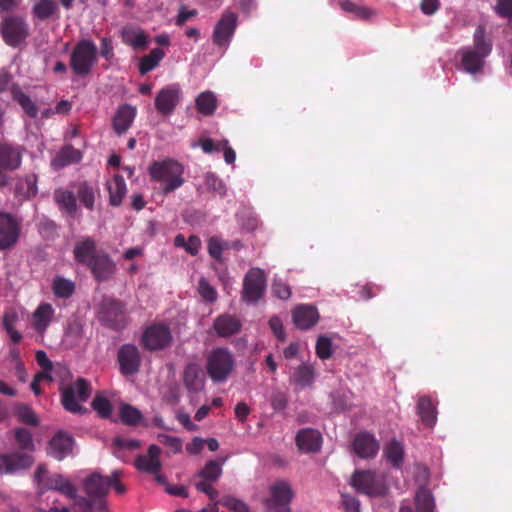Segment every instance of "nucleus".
Wrapping results in <instances>:
<instances>
[{
  "mask_svg": "<svg viewBox=\"0 0 512 512\" xmlns=\"http://www.w3.org/2000/svg\"><path fill=\"white\" fill-rule=\"evenodd\" d=\"M119 415L121 421L129 426H136L142 419V413L134 406L123 403L120 405Z\"/></svg>",
  "mask_w": 512,
  "mask_h": 512,
  "instance_id": "obj_48",
  "label": "nucleus"
},
{
  "mask_svg": "<svg viewBox=\"0 0 512 512\" xmlns=\"http://www.w3.org/2000/svg\"><path fill=\"white\" fill-rule=\"evenodd\" d=\"M58 12V5L54 0H39L32 8L35 18L45 21Z\"/></svg>",
  "mask_w": 512,
  "mask_h": 512,
  "instance_id": "obj_39",
  "label": "nucleus"
},
{
  "mask_svg": "<svg viewBox=\"0 0 512 512\" xmlns=\"http://www.w3.org/2000/svg\"><path fill=\"white\" fill-rule=\"evenodd\" d=\"M269 326L274 333V335L279 339L280 341L285 340V332L283 329L282 321L278 316H273L269 320Z\"/></svg>",
  "mask_w": 512,
  "mask_h": 512,
  "instance_id": "obj_62",
  "label": "nucleus"
},
{
  "mask_svg": "<svg viewBox=\"0 0 512 512\" xmlns=\"http://www.w3.org/2000/svg\"><path fill=\"white\" fill-rule=\"evenodd\" d=\"M106 187L109 192V203L112 206H119L127 191L124 178L116 174L112 180L107 182Z\"/></svg>",
  "mask_w": 512,
  "mask_h": 512,
  "instance_id": "obj_35",
  "label": "nucleus"
},
{
  "mask_svg": "<svg viewBox=\"0 0 512 512\" xmlns=\"http://www.w3.org/2000/svg\"><path fill=\"white\" fill-rule=\"evenodd\" d=\"M272 290L274 295L282 300H286L291 296L290 287L282 281H274Z\"/></svg>",
  "mask_w": 512,
  "mask_h": 512,
  "instance_id": "obj_60",
  "label": "nucleus"
},
{
  "mask_svg": "<svg viewBox=\"0 0 512 512\" xmlns=\"http://www.w3.org/2000/svg\"><path fill=\"white\" fill-rule=\"evenodd\" d=\"M148 172L153 181L161 183V190L165 195L174 192L185 182L184 167L171 158L152 162Z\"/></svg>",
  "mask_w": 512,
  "mask_h": 512,
  "instance_id": "obj_1",
  "label": "nucleus"
},
{
  "mask_svg": "<svg viewBox=\"0 0 512 512\" xmlns=\"http://www.w3.org/2000/svg\"><path fill=\"white\" fill-rule=\"evenodd\" d=\"M76 192L83 206L92 211L95 204V188L87 181H82L76 186Z\"/></svg>",
  "mask_w": 512,
  "mask_h": 512,
  "instance_id": "obj_43",
  "label": "nucleus"
},
{
  "mask_svg": "<svg viewBox=\"0 0 512 512\" xmlns=\"http://www.w3.org/2000/svg\"><path fill=\"white\" fill-rule=\"evenodd\" d=\"M121 471L114 470L110 476H103L98 472H94L86 477L83 481V489L89 498L97 502V508H104V498L113 487L118 494L126 491L125 486L120 482Z\"/></svg>",
  "mask_w": 512,
  "mask_h": 512,
  "instance_id": "obj_2",
  "label": "nucleus"
},
{
  "mask_svg": "<svg viewBox=\"0 0 512 512\" xmlns=\"http://www.w3.org/2000/svg\"><path fill=\"white\" fill-rule=\"evenodd\" d=\"M73 253L77 263L88 267L99 252L96 249V242L87 237L76 243Z\"/></svg>",
  "mask_w": 512,
  "mask_h": 512,
  "instance_id": "obj_26",
  "label": "nucleus"
},
{
  "mask_svg": "<svg viewBox=\"0 0 512 512\" xmlns=\"http://www.w3.org/2000/svg\"><path fill=\"white\" fill-rule=\"evenodd\" d=\"M240 320L230 314H222L215 318L213 329L220 337H230L241 330Z\"/></svg>",
  "mask_w": 512,
  "mask_h": 512,
  "instance_id": "obj_27",
  "label": "nucleus"
},
{
  "mask_svg": "<svg viewBox=\"0 0 512 512\" xmlns=\"http://www.w3.org/2000/svg\"><path fill=\"white\" fill-rule=\"evenodd\" d=\"M90 395V383L84 378H77L74 383L62 389L61 402L67 411L71 413H81L85 409L79 402H86Z\"/></svg>",
  "mask_w": 512,
  "mask_h": 512,
  "instance_id": "obj_8",
  "label": "nucleus"
},
{
  "mask_svg": "<svg viewBox=\"0 0 512 512\" xmlns=\"http://www.w3.org/2000/svg\"><path fill=\"white\" fill-rule=\"evenodd\" d=\"M24 148L8 142L0 143V188L10 183L7 172L18 170L22 164Z\"/></svg>",
  "mask_w": 512,
  "mask_h": 512,
  "instance_id": "obj_9",
  "label": "nucleus"
},
{
  "mask_svg": "<svg viewBox=\"0 0 512 512\" xmlns=\"http://www.w3.org/2000/svg\"><path fill=\"white\" fill-rule=\"evenodd\" d=\"M136 116V109L129 104L119 106L115 116L113 117L112 125L114 131L118 135H122L131 127Z\"/></svg>",
  "mask_w": 512,
  "mask_h": 512,
  "instance_id": "obj_28",
  "label": "nucleus"
},
{
  "mask_svg": "<svg viewBox=\"0 0 512 512\" xmlns=\"http://www.w3.org/2000/svg\"><path fill=\"white\" fill-rule=\"evenodd\" d=\"M235 368V359L227 348H214L207 357L206 371L214 383H223Z\"/></svg>",
  "mask_w": 512,
  "mask_h": 512,
  "instance_id": "obj_4",
  "label": "nucleus"
},
{
  "mask_svg": "<svg viewBox=\"0 0 512 512\" xmlns=\"http://www.w3.org/2000/svg\"><path fill=\"white\" fill-rule=\"evenodd\" d=\"M83 334L84 331L81 320L78 318H71L67 322L62 338V344L66 348L72 349L80 344L83 339Z\"/></svg>",
  "mask_w": 512,
  "mask_h": 512,
  "instance_id": "obj_31",
  "label": "nucleus"
},
{
  "mask_svg": "<svg viewBox=\"0 0 512 512\" xmlns=\"http://www.w3.org/2000/svg\"><path fill=\"white\" fill-rule=\"evenodd\" d=\"M339 6L348 13H353L358 19L368 20L375 12L366 6L358 5L350 0H339Z\"/></svg>",
  "mask_w": 512,
  "mask_h": 512,
  "instance_id": "obj_46",
  "label": "nucleus"
},
{
  "mask_svg": "<svg viewBox=\"0 0 512 512\" xmlns=\"http://www.w3.org/2000/svg\"><path fill=\"white\" fill-rule=\"evenodd\" d=\"M384 456L394 468H400L404 458L403 445L393 439L384 447Z\"/></svg>",
  "mask_w": 512,
  "mask_h": 512,
  "instance_id": "obj_38",
  "label": "nucleus"
},
{
  "mask_svg": "<svg viewBox=\"0 0 512 512\" xmlns=\"http://www.w3.org/2000/svg\"><path fill=\"white\" fill-rule=\"evenodd\" d=\"M53 198L59 210L70 217H75L78 206L75 194L67 189L58 188L54 191Z\"/></svg>",
  "mask_w": 512,
  "mask_h": 512,
  "instance_id": "obj_29",
  "label": "nucleus"
},
{
  "mask_svg": "<svg viewBox=\"0 0 512 512\" xmlns=\"http://www.w3.org/2000/svg\"><path fill=\"white\" fill-rule=\"evenodd\" d=\"M161 442L171 448L173 452L178 453L182 450V441L174 436L161 435Z\"/></svg>",
  "mask_w": 512,
  "mask_h": 512,
  "instance_id": "obj_63",
  "label": "nucleus"
},
{
  "mask_svg": "<svg viewBox=\"0 0 512 512\" xmlns=\"http://www.w3.org/2000/svg\"><path fill=\"white\" fill-rule=\"evenodd\" d=\"M355 454L360 458H374L379 450V442L368 432L358 433L352 443Z\"/></svg>",
  "mask_w": 512,
  "mask_h": 512,
  "instance_id": "obj_22",
  "label": "nucleus"
},
{
  "mask_svg": "<svg viewBox=\"0 0 512 512\" xmlns=\"http://www.w3.org/2000/svg\"><path fill=\"white\" fill-rule=\"evenodd\" d=\"M267 286L265 272L260 268H251L244 276L241 291L242 301L256 304L263 298Z\"/></svg>",
  "mask_w": 512,
  "mask_h": 512,
  "instance_id": "obj_10",
  "label": "nucleus"
},
{
  "mask_svg": "<svg viewBox=\"0 0 512 512\" xmlns=\"http://www.w3.org/2000/svg\"><path fill=\"white\" fill-rule=\"evenodd\" d=\"M98 319L113 330L124 329L128 324L126 304L113 297H103L99 304Z\"/></svg>",
  "mask_w": 512,
  "mask_h": 512,
  "instance_id": "obj_5",
  "label": "nucleus"
},
{
  "mask_svg": "<svg viewBox=\"0 0 512 512\" xmlns=\"http://www.w3.org/2000/svg\"><path fill=\"white\" fill-rule=\"evenodd\" d=\"M172 342V334L169 326L154 324L146 328L142 336L143 346L150 351L161 350Z\"/></svg>",
  "mask_w": 512,
  "mask_h": 512,
  "instance_id": "obj_14",
  "label": "nucleus"
},
{
  "mask_svg": "<svg viewBox=\"0 0 512 512\" xmlns=\"http://www.w3.org/2000/svg\"><path fill=\"white\" fill-rule=\"evenodd\" d=\"M227 458L222 460H209L197 474H195L194 485L197 491L206 494L211 501H216L219 492L214 488L213 484L216 483L223 473L222 466Z\"/></svg>",
  "mask_w": 512,
  "mask_h": 512,
  "instance_id": "obj_7",
  "label": "nucleus"
},
{
  "mask_svg": "<svg viewBox=\"0 0 512 512\" xmlns=\"http://www.w3.org/2000/svg\"><path fill=\"white\" fill-rule=\"evenodd\" d=\"M223 245L218 238L212 237L208 241V253L217 261L222 258Z\"/></svg>",
  "mask_w": 512,
  "mask_h": 512,
  "instance_id": "obj_59",
  "label": "nucleus"
},
{
  "mask_svg": "<svg viewBox=\"0 0 512 512\" xmlns=\"http://www.w3.org/2000/svg\"><path fill=\"white\" fill-rule=\"evenodd\" d=\"M161 449L153 444L150 445L146 455H139L135 460V466L138 470L156 474L161 470L160 462Z\"/></svg>",
  "mask_w": 512,
  "mask_h": 512,
  "instance_id": "obj_23",
  "label": "nucleus"
},
{
  "mask_svg": "<svg viewBox=\"0 0 512 512\" xmlns=\"http://www.w3.org/2000/svg\"><path fill=\"white\" fill-rule=\"evenodd\" d=\"M87 268L98 282L110 279L116 271L115 263L108 254L103 251L98 253Z\"/></svg>",
  "mask_w": 512,
  "mask_h": 512,
  "instance_id": "obj_21",
  "label": "nucleus"
},
{
  "mask_svg": "<svg viewBox=\"0 0 512 512\" xmlns=\"http://www.w3.org/2000/svg\"><path fill=\"white\" fill-rule=\"evenodd\" d=\"M74 439L67 433L59 431L49 441L47 454L61 461L72 453Z\"/></svg>",
  "mask_w": 512,
  "mask_h": 512,
  "instance_id": "obj_20",
  "label": "nucleus"
},
{
  "mask_svg": "<svg viewBox=\"0 0 512 512\" xmlns=\"http://www.w3.org/2000/svg\"><path fill=\"white\" fill-rule=\"evenodd\" d=\"M16 415L18 416L19 421L24 424L31 426H37L39 424L38 418L34 411L27 405L17 406Z\"/></svg>",
  "mask_w": 512,
  "mask_h": 512,
  "instance_id": "obj_52",
  "label": "nucleus"
},
{
  "mask_svg": "<svg viewBox=\"0 0 512 512\" xmlns=\"http://www.w3.org/2000/svg\"><path fill=\"white\" fill-rule=\"evenodd\" d=\"M415 507L416 512H434V499L428 489L421 487L417 490Z\"/></svg>",
  "mask_w": 512,
  "mask_h": 512,
  "instance_id": "obj_45",
  "label": "nucleus"
},
{
  "mask_svg": "<svg viewBox=\"0 0 512 512\" xmlns=\"http://www.w3.org/2000/svg\"><path fill=\"white\" fill-rule=\"evenodd\" d=\"M117 360L123 375H134L139 371L141 356L139 349L133 344H124L119 348Z\"/></svg>",
  "mask_w": 512,
  "mask_h": 512,
  "instance_id": "obj_17",
  "label": "nucleus"
},
{
  "mask_svg": "<svg viewBox=\"0 0 512 512\" xmlns=\"http://www.w3.org/2000/svg\"><path fill=\"white\" fill-rule=\"evenodd\" d=\"M54 309L48 303H42L33 314V325L37 332L43 333L51 323Z\"/></svg>",
  "mask_w": 512,
  "mask_h": 512,
  "instance_id": "obj_36",
  "label": "nucleus"
},
{
  "mask_svg": "<svg viewBox=\"0 0 512 512\" xmlns=\"http://www.w3.org/2000/svg\"><path fill=\"white\" fill-rule=\"evenodd\" d=\"M227 143V140H221L217 143H215L211 138H200L199 139V145L202 148L203 152L207 154H211L213 152H219L221 151V146H225Z\"/></svg>",
  "mask_w": 512,
  "mask_h": 512,
  "instance_id": "obj_57",
  "label": "nucleus"
},
{
  "mask_svg": "<svg viewBox=\"0 0 512 512\" xmlns=\"http://www.w3.org/2000/svg\"><path fill=\"white\" fill-rule=\"evenodd\" d=\"M198 292L202 299L208 303H213L217 300L216 289L204 277L199 280Z\"/></svg>",
  "mask_w": 512,
  "mask_h": 512,
  "instance_id": "obj_51",
  "label": "nucleus"
},
{
  "mask_svg": "<svg viewBox=\"0 0 512 512\" xmlns=\"http://www.w3.org/2000/svg\"><path fill=\"white\" fill-rule=\"evenodd\" d=\"M48 488L56 490L61 494L70 497H75L76 487L62 475H54L49 479Z\"/></svg>",
  "mask_w": 512,
  "mask_h": 512,
  "instance_id": "obj_44",
  "label": "nucleus"
},
{
  "mask_svg": "<svg viewBox=\"0 0 512 512\" xmlns=\"http://www.w3.org/2000/svg\"><path fill=\"white\" fill-rule=\"evenodd\" d=\"M75 290V285L72 281L62 277H56L53 281V292L57 297L68 298Z\"/></svg>",
  "mask_w": 512,
  "mask_h": 512,
  "instance_id": "obj_49",
  "label": "nucleus"
},
{
  "mask_svg": "<svg viewBox=\"0 0 512 512\" xmlns=\"http://www.w3.org/2000/svg\"><path fill=\"white\" fill-rule=\"evenodd\" d=\"M351 485L357 492L371 497L382 496L386 492L384 483L372 471H355Z\"/></svg>",
  "mask_w": 512,
  "mask_h": 512,
  "instance_id": "obj_13",
  "label": "nucleus"
},
{
  "mask_svg": "<svg viewBox=\"0 0 512 512\" xmlns=\"http://www.w3.org/2000/svg\"><path fill=\"white\" fill-rule=\"evenodd\" d=\"M70 499L74 501L77 512H91L93 505L95 504L97 506V502L93 499L78 496L77 491L75 492V497H70Z\"/></svg>",
  "mask_w": 512,
  "mask_h": 512,
  "instance_id": "obj_56",
  "label": "nucleus"
},
{
  "mask_svg": "<svg viewBox=\"0 0 512 512\" xmlns=\"http://www.w3.org/2000/svg\"><path fill=\"white\" fill-rule=\"evenodd\" d=\"M34 463L31 454L25 452H12L0 455V472L11 474L18 470L27 469Z\"/></svg>",
  "mask_w": 512,
  "mask_h": 512,
  "instance_id": "obj_18",
  "label": "nucleus"
},
{
  "mask_svg": "<svg viewBox=\"0 0 512 512\" xmlns=\"http://www.w3.org/2000/svg\"><path fill=\"white\" fill-rule=\"evenodd\" d=\"M37 192V176L35 174H29L18 179L15 187V195L21 200L31 199L36 196Z\"/></svg>",
  "mask_w": 512,
  "mask_h": 512,
  "instance_id": "obj_33",
  "label": "nucleus"
},
{
  "mask_svg": "<svg viewBox=\"0 0 512 512\" xmlns=\"http://www.w3.org/2000/svg\"><path fill=\"white\" fill-rule=\"evenodd\" d=\"M293 322L302 330L315 326L319 320V313L312 305H299L292 312Z\"/></svg>",
  "mask_w": 512,
  "mask_h": 512,
  "instance_id": "obj_24",
  "label": "nucleus"
},
{
  "mask_svg": "<svg viewBox=\"0 0 512 512\" xmlns=\"http://www.w3.org/2000/svg\"><path fill=\"white\" fill-rule=\"evenodd\" d=\"M98 50L91 40H80L72 50L70 66L78 76L88 75L97 61Z\"/></svg>",
  "mask_w": 512,
  "mask_h": 512,
  "instance_id": "obj_6",
  "label": "nucleus"
},
{
  "mask_svg": "<svg viewBox=\"0 0 512 512\" xmlns=\"http://www.w3.org/2000/svg\"><path fill=\"white\" fill-rule=\"evenodd\" d=\"M315 378L314 368L306 363L297 367L293 374V382L295 385L306 388L312 385Z\"/></svg>",
  "mask_w": 512,
  "mask_h": 512,
  "instance_id": "obj_40",
  "label": "nucleus"
},
{
  "mask_svg": "<svg viewBox=\"0 0 512 512\" xmlns=\"http://www.w3.org/2000/svg\"><path fill=\"white\" fill-rule=\"evenodd\" d=\"M15 443L17 447L26 451L25 453H31L35 450V444L32 437V433L26 428H17L14 432Z\"/></svg>",
  "mask_w": 512,
  "mask_h": 512,
  "instance_id": "obj_47",
  "label": "nucleus"
},
{
  "mask_svg": "<svg viewBox=\"0 0 512 512\" xmlns=\"http://www.w3.org/2000/svg\"><path fill=\"white\" fill-rule=\"evenodd\" d=\"M293 497L294 492L287 481H276L270 487V497L265 500L266 512H291Z\"/></svg>",
  "mask_w": 512,
  "mask_h": 512,
  "instance_id": "obj_11",
  "label": "nucleus"
},
{
  "mask_svg": "<svg viewBox=\"0 0 512 512\" xmlns=\"http://www.w3.org/2000/svg\"><path fill=\"white\" fill-rule=\"evenodd\" d=\"M183 382L190 392H199L204 388V375L199 364L192 362L185 366Z\"/></svg>",
  "mask_w": 512,
  "mask_h": 512,
  "instance_id": "obj_25",
  "label": "nucleus"
},
{
  "mask_svg": "<svg viewBox=\"0 0 512 512\" xmlns=\"http://www.w3.org/2000/svg\"><path fill=\"white\" fill-rule=\"evenodd\" d=\"M495 11L503 18H512V0H498Z\"/></svg>",
  "mask_w": 512,
  "mask_h": 512,
  "instance_id": "obj_61",
  "label": "nucleus"
},
{
  "mask_svg": "<svg viewBox=\"0 0 512 512\" xmlns=\"http://www.w3.org/2000/svg\"><path fill=\"white\" fill-rule=\"evenodd\" d=\"M417 413L423 424L427 427H433L437 421L436 407L430 397L422 396L417 403Z\"/></svg>",
  "mask_w": 512,
  "mask_h": 512,
  "instance_id": "obj_34",
  "label": "nucleus"
},
{
  "mask_svg": "<svg viewBox=\"0 0 512 512\" xmlns=\"http://www.w3.org/2000/svg\"><path fill=\"white\" fill-rule=\"evenodd\" d=\"M20 221L10 213L0 212V251L9 250L20 237Z\"/></svg>",
  "mask_w": 512,
  "mask_h": 512,
  "instance_id": "obj_15",
  "label": "nucleus"
},
{
  "mask_svg": "<svg viewBox=\"0 0 512 512\" xmlns=\"http://www.w3.org/2000/svg\"><path fill=\"white\" fill-rule=\"evenodd\" d=\"M483 26H479L474 33V48H463L459 51L463 69L470 74L480 72L484 66V59L491 53L492 43L486 39Z\"/></svg>",
  "mask_w": 512,
  "mask_h": 512,
  "instance_id": "obj_3",
  "label": "nucleus"
},
{
  "mask_svg": "<svg viewBox=\"0 0 512 512\" xmlns=\"http://www.w3.org/2000/svg\"><path fill=\"white\" fill-rule=\"evenodd\" d=\"M82 154L78 149L71 145L64 146L54 159V163L59 167H64L81 160Z\"/></svg>",
  "mask_w": 512,
  "mask_h": 512,
  "instance_id": "obj_42",
  "label": "nucleus"
},
{
  "mask_svg": "<svg viewBox=\"0 0 512 512\" xmlns=\"http://www.w3.org/2000/svg\"><path fill=\"white\" fill-rule=\"evenodd\" d=\"M165 52L161 48H154L148 55L141 58L139 64V72L145 75L158 66L160 61L164 58Z\"/></svg>",
  "mask_w": 512,
  "mask_h": 512,
  "instance_id": "obj_41",
  "label": "nucleus"
},
{
  "mask_svg": "<svg viewBox=\"0 0 512 512\" xmlns=\"http://www.w3.org/2000/svg\"><path fill=\"white\" fill-rule=\"evenodd\" d=\"M316 354L322 359H328L332 355V342L326 336H320L316 342Z\"/></svg>",
  "mask_w": 512,
  "mask_h": 512,
  "instance_id": "obj_54",
  "label": "nucleus"
},
{
  "mask_svg": "<svg viewBox=\"0 0 512 512\" xmlns=\"http://www.w3.org/2000/svg\"><path fill=\"white\" fill-rule=\"evenodd\" d=\"M92 408L99 414L102 418H109L112 412V406L110 401L102 396V395H96L93 399Z\"/></svg>",
  "mask_w": 512,
  "mask_h": 512,
  "instance_id": "obj_50",
  "label": "nucleus"
},
{
  "mask_svg": "<svg viewBox=\"0 0 512 512\" xmlns=\"http://www.w3.org/2000/svg\"><path fill=\"white\" fill-rule=\"evenodd\" d=\"M181 100L179 84H170L163 87L155 97V108L161 115H171Z\"/></svg>",
  "mask_w": 512,
  "mask_h": 512,
  "instance_id": "obj_16",
  "label": "nucleus"
},
{
  "mask_svg": "<svg viewBox=\"0 0 512 512\" xmlns=\"http://www.w3.org/2000/svg\"><path fill=\"white\" fill-rule=\"evenodd\" d=\"M296 444L302 451L316 452L321 446V435L311 428L302 429L296 435Z\"/></svg>",
  "mask_w": 512,
  "mask_h": 512,
  "instance_id": "obj_30",
  "label": "nucleus"
},
{
  "mask_svg": "<svg viewBox=\"0 0 512 512\" xmlns=\"http://www.w3.org/2000/svg\"><path fill=\"white\" fill-rule=\"evenodd\" d=\"M1 34L7 45L17 47L28 37V25L21 17L9 16L1 23Z\"/></svg>",
  "mask_w": 512,
  "mask_h": 512,
  "instance_id": "obj_12",
  "label": "nucleus"
},
{
  "mask_svg": "<svg viewBox=\"0 0 512 512\" xmlns=\"http://www.w3.org/2000/svg\"><path fill=\"white\" fill-rule=\"evenodd\" d=\"M237 19L234 12H225L222 15L213 32V42L216 45L223 46L230 42L237 26Z\"/></svg>",
  "mask_w": 512,
  "mask_h": 512,
  "instance_id": "obj_19",
  "label": "nucleus"
},
{
  "mask_svg": "<svg viewBox=\"0 0 512 512\" xmlns=\"http://www.w3.org/2000/svg\"><path fill=\"white\" fill-rule=\"evenodd\" d=\"M204 181L208 190L216 192L221 196L225 194L226 187L224 182L214 173H206Z\"/></svg>",
  "mask_w": 512,
  "mask_h": 512,
  "instance_id": "obj_53",
  "label": "nucleus"
},
{
  "mask_svg": "<svg viewBox=\"0 0 512 512\" xmlns=\"http://www.w3.org/2000/svg\"><path fill=\"white\" fill-rule=\"evenodd\" d=\"M114 445L120 449L135 450L140 447V442L135 439L115 438Z\"/></svg>",
  "mask_w": 512,
  "mask_h": 512,
  "instance_id": "obj_64",
  "label": "nucleus"
},
{
  "mask_svg": "<svg viewBox=\"0 0 512 512\" xmlns=\"http://www.w3.org/2000/svg\"><path fill=\"white\" fill-rule=\"evenodd\" d=\"M271 406L275 411H283L288 404V397L285 392L275 391L271 395Z\"/></svg>",
  "mask_w": 512,
  "mask_h": 512,
  "instance_id": "obj_58",
  "label": "nucleus"
},
{
  "mask_svg": "<svg viewBox=\"0 0 512 512\" xmlns=\"http://www.w3.org/2000/svg\"><path fill=\"white\" fill-rule=\"evenodd\" d=\"M10 93L13 100H15L20 105L27 116L30 118H36L38 116V105L21 89L19 85H12L10 88Z\"/></svg>",
  "mask_w": 512,
  "mask_h": 512,
  "instance_id": "obj_32",
  "label": "nucleus"
},
{
  "mask_svg": "<svg viewBox=\"0 0 512 512\" xmlns=\"http://www.w3.org/2000/svg\"><path fill=\"white\" fill-rule=\"evenodd\" d=\"M219 503L223 507L234 512H250L249 507L247 506L246 503L231 496L224 497L223 499L220 500Z\"/></svg>",
  "mask_w": 512,
  "mask_h": 512,
  "instance_id": "obj_55",
  "label": "nucleus"
},
{
  "mask_svg": "<svg viewBox=\"0 0 512 512\" xmlns=\"http://www.w3.org/2000/svg\"><path fill=\"white\" fill-rule=\"evenodd\" d=\"M198 112L204 116H211L218 107L215 94L211 91L200 93L195 100Z\"/></svg>",
  "mask_w": 512,
  "mask_h": 512,
  "instance_id": "obj_37",
  "label": "nucleus"
}]
</instances>
